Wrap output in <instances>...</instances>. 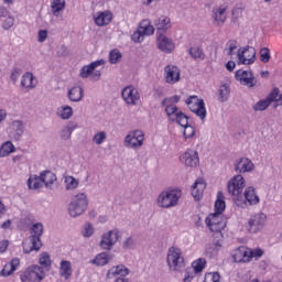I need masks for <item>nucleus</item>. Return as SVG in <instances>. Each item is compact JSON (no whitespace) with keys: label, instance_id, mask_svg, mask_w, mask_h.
Masks as SVG:
<instances>
[{"label":"nucleus","instance_id":"obj_1","mask_svg":"<svg viewBox=\"0 0 282 282\" xmlns=\"http://www.w3.org/2000/svg\"><path fill=\"white\" fill-rule=\"evenodd\" d=\"M227 188L229 195L232 197V202H235L236 206L239 208H246V202H248L250 206L259 204V196L257 195L254 187H248L243 193V188H246V181L241 174L231 178Z\"/></svg>","mask_w":282,"mask_h":282},{"label":"nucleus","instance_id":"obj_2","mask_svg":"<svg viewBox=\"0 0 282 282\" xmlns=\"http://www.w3.org/2000/svg\"><path fill=\"white\" fill-rule=\"evenodd\" d=\"M227 56H237L238 63L241 65H252L257 58V50L252 46L239 48V42L230 40L225 45Z\"/></svg>","mask_w":282,"mask_h":282},{"label":"nucleus","instance_id":"obj_3","mask_svg":"<svg viewBox=\"0 0 282 282\" xmlns=\"http://www.w3.org/2000/svg\"><path fill=\"white\" fill-rule=\"evenodd\" d=\"M165 113L171 122H176V124L184 128L183 135L185 140L195 135V128L188 124V116L182 112L177 106H167Z\"/></svg>","mask_w":282,"mask_h":282},{"label":"nucleus","instance_id":"obj_4","mask_svg":"<svg viewBox=\"0 0 282 282\" xmlns=\"http://www.w3.org/2000/svg\"><path fill=\"white\" fill-rule=\"evenodd\" d=\"M180 199H182V189L167 188L159 194L156 204L159 208H175L180 206Z\"/></svg>","mask_w":282,"mask_h":282},{"label":"nucleus","instance_id":"obj_5","mask_svg":"<svg viewBox=\"0 0 282 282\" xmlns=\"http://www.w3.org/2000/svg\"><path fill=\"white\" fill-rule=\"evenodd\" d=\"M87 206H89L87 194H77L68 205V214L73 218L80 217L87 210Z\"/></svg>","mask_w":282,"mask_h":282},{"label":"nucleus","instance_id":"obj_6","mask_svg":"<svg viewBox=\"0 0 282 282\" xmlns=\"http://www.w3.org/2000/svg\"><path fill=\"white\" fill-rule=\"evenodd\" d=\"M167 265L173 272H182V269L186 267L182 249L177 247H171L167 252Z\"/></svg>","mask_w":282,"mask_h":282},{"label":"nucleus","instance_id":"obj_7","mask_svg":"<svg viewBox=\"0 0 282 282\" xmlns=\"http://www.w3.org/2000/svg\"><path fill=\"white\" fill-rule=\"evenodd\" d=\"M45 279V269L39 264H32L21 274L22 282H41Z\"/></svg>","mask_w":282,"mask_h":282},{"label":"nucleus","instance_id":"obj_8","mask_svg":"<svg viewBox=\"0 0 282 282\" xmlns=\"http://www.w3.org/2000/svg\"><path fill=\"white\" fill-rule=\"evenodd\" d=\"M268 216L264 213L254 214L248 220V231L251 235H257L258 232H261L263 228H265Z\"/></svg>","mask_w":282,"mask_h":282},{"label":"nucleus","instance_id":"obj_9","mask_svg":"<svg viewBox=\"0 0 282 282\" xmlns=\"http://www.w3.org/2000/svg\"><path fill=\"white\" fill-rule=\"evenodd\" d=\"M186 105L193 113H196L200 120H206V106L204 99L197 98V96H191L186 99Z\"/></svg>","mask_w":282,"mask_h":282},{"label":"nucleus","instance_id":"obj_10","mask_svg":"<svg viewBox=\"0 0 282 282\" xmlns=\"http://www.w3.org/2000/svg\"><path fill=\"white\" fill-rule=\"evenodd\" d=\"M205 224L212 232H221L226 228V219L218 213L209 214L205 219Z\"/></svg>","mask_w":282,"mask_h":282},{"label":"nucleus","instance_id":"obj_11","mask_svg":"<svg viewBox=\"0 0 282 282\" xmlns=\"http://www.w3.org/2000/svg\"><path fill=\"white\" fill-rule=\"evenodd\" d=\"M180 162L186 169H197L199 166V152L197 150L187 149L181 156Z\"/></svg>","mask_w":282,"mask_h":282},{"label":"nucleus","instance_id":"obj_12","mask_svg":"<svg viewBox=\"0 0 282 282\" xmlns=\"http://www.w3.org/2000/svg\"><path fill=\"white\" fill-rule=\"evenodd\" d=\"M120 239V230L112 229L101 236L99 246L102 250H111Z\"/></svg>","mask_w":282,"mask_h":282},{"label":"nucleus","instance_id":"obj_13","mask_svg":"<svg viewBox=\"0 0 282 282\" xmlns=\"http://www.w3.org/2000/svg\"><path fill=\"white\" fill-rule=\"evenodd\" d=\"M142 144H144V132L142 130H133L124 139V145L128 149H140Z\"/></svg>","mask_w":282,"mask_h":282},{"label":"nucleus","instance_id":"obj_14","mask_svg":"<svg viewBox=\"0 0 282 282\" xmlns=\"http://www.w3.org/2000/svg\"><path fill=\"white\" fill-rule=\"evenodd\" d=\"M121 98L126 102V105H130L135 107L140 101V91L135 86H126L121 91Z\"/></svg>","mask_w":282,"mask_h":282},{"label":"nucleus","instance_id":"obj_15","mask_svg":"<svg viewBox=\"0 0 282 282\" xmlns=\"http://www.w3.org/2000/svg\"><path fill=\"white\" fill-rule=\"evenodd\" d=\"M130 272L131 271L129 270V268L124 267L123 264H119L109 269V271L107 272V279H113L116 276H119L115 280V282H131V280L124 278L129 276Z\"/></svg>","mask_w":282,"mask_h":282},{"label":"nucleus","instance_id":"obj_16","mask_svg":"<svg viewBox=\"0 0 282 282\" xmlns=\"http://www.w3.org/2000/svg\"><path fill=\"white\" fill-rule=\"evenodd\" d=\"M235 78L246 87H254L257 85V78L250 70L239 69L235 73Z\"/></svg>","mask_w":282,"mask_h":282},{"label":"nucleus","instance_id":"obj_17","mask_svg":"<svg viewBox=\"0 0 282 282\" xmlns=\"http://www.w3.org/2000/svg\"><path fill=\"white\" fill-rule=\"evenodd\" d=\"M22 248L24 254H30V252H39L43 248V242L41 238L35 236H30L26 240L22 242Z\"/></svg>","mask_w":282,"mask_h":282},{"label":"nucleus","instance_id":"obj_18","mask_svg":"<svg viewBox=\"0 0 282 282\" xmlns=\"http://www.w3.org/2000/svg\"><path fill=\"white\" fill-rule=\"evenodd\" d=\"M228 7H226V4H220L213 8L212 18L217 25H224L226 23V19H228V15L226 13Z\"/></svg>","mask_w":282,"mask_h":282},{"label":"nucleus","instance_id":"obj_19","mask_svg":"<svg viewBox=\"0 0 282 282\" xmlns=\"http://www.w3.org/2000/svg\"><path fill=\"white\" fill-rule=\"evenodd\" d=\"M164 78L167 85L180 83V69L175 65H167L164 68Z\"/></svg>","mask_w":282,"mask_h":282},{"label":"nucleus","instance_id":"obj_20","mask_svg":"<svg viewBox=\"0 0 282 282\" xmlns=\"http://www.w3.org/2000/svg\"><path fill=\"white\" fill-rule=\"evenodd\" d=\"M156 45L161 50V52H164L165 54H171L175 50V44L173 43V40L169 39L164 34H159L156 39Z\"/></svg>","mask_w":282,"mask_h":282},{"label":"nucleus","instance_id":"obj_21","mask_svg":"<svg viewBox=\"0 0 282 282\" xmlns=\"http://www.w3.org/2000/svg\"><path fill=\"white\" fill-rule=\"evenodd\" d=\"M93 19L98 28H105L113 19V14L111 11H99L93 14Z\"/></svg>","mask_w":282,"mask_h":282},{"label":"nucleus","instance_id":"obj_22","mask_svg":"<svg viewBox=\"0 0 282 282\" xmlns=\"http://www.w3.org/2000/svg\"><path fill=\"white\" fill-rule=\"evenodd\" d=\"M105 63H106L105 59H98V61L91 62L88 65L83 66L79 70L80 78H89L93 72H95L96 67H100L105 65Z\"/></svg>","mask_w":282,"mask_h":282},{"label":"nucleus","instance_id":"obj_23","mask_svg":"<svg viewBox=\"0 0 282 282\" xmlns=\"http://www.w3.org/2000/svg\"><path fill=\"white\" fill-rule=\"evenodd\" d=\"M235 169L238 173H252L254 171V163L248 158H241L236 163Z\"/></svg>","mask_w":282,"mask_h":282},{"label":"nucleus","instance_id":"obj_24","mask_svg":"<svg viewBox=\"0 0 282 282\" xmlns=\"http://www.w3.org/2000/svg\"><path fill=\"white\" fill-rule=\"evenodd\" d=\"M206 189V182L204 178H197L194 185L192 186V195L196 202H199L204 195V191Z\"/></svg>","mask_w":282,"mask_h":282},{"label":"nucleus","instance_id":"obj_25","mask_svg":"<svg viewBox=\"0 0 282 282\" xmlns=\"http://www.w3.org/2000/svg\"><path fill=\"white\" fill-rule=\"evenodd\" d=\"M234 261L236 263H250L249 249L246 247H239L234 253Z\"/></svg>","mask_w":282,"mask_h":282},{"label":"nucleus","instance_id":"obj_26","mask_svg":"<svg viewBox=\"0 0 282 282\" xmlns=\"http://www.w3.org/2000/svg\"><path fill=\"white\" fill-rule=\"evenodd\" d=\"M23 131H24L23 121L15 120L12 122L10 135L13 140L19 142V140H21V137L23 135Z\"/></svg>","mask_w":282,"mask_h":282},{"label":"nucleus","instance_id":"obj_27","mask_svg":"<svg viewBox=\"0 0 282 282\" xmlns=\"http://www.w3.org/2000/svg\"><path fill=\"white\" fill-rule=\"evenodd\" d=\"M110 261H113V254L109 252H101L95 257V259L90 260L93 265L102 267L107 265Z\"/></svg>","mask_w":282,"mask_h":282},{"label":"nucleus","instance_id":"obj_28","mask_svg":"<svg viewBox=\"0 0 282 282\" xmlns=\"http://www.w3.org/2000/svg\"><path fill=\"white\" fill-rule=\"evenodd\" d=\"M20 264H21V260H19V258L12 259L1 270L0 272L1 276H11L15 272V270L19 268Z\"/></svg>","mask_w":282,"mask_h":282},{"label":"nucleus","instance_id":"obj_29","mask_svg":"<svg viewBox=\"0 0 282 282\" xmlns=\"http://www.w3.org/2000/svg\"><path fill=\"white\" fill-rule=\"evenodd\" d=\"M67 97L70 102H80V100H83V98L85 97L83 87L74 86L68 90Z\"/></svg>","mask_w":282,"mask_h":282},{"label":"nucleus","instance_id":"obj_30","mask_svg":"<svg viewBox=\"0 0 282 282\" xmlns=\"http://www.w3.org/2000/svg\"><path fill=\"white\" fill-rule=\"evenodd\" d=\"M40 180L42 181V184H44L46 188H52V184L56 182V174H54V172L52 171H44V172H41Z\"/></svg>","mask_w":282,"mask_h":282},{"label":"nucleus","instance_id":"obj_31","mask_svg":"<svg viewBox=\"0 0 282 282\" xmlns=\"http://www.w3.org/2000/svg\"><path fill=\"white\" fill-rule=\"evenodd\" d=\"M154 25L158 30V34H162V32H166V30L171 28V18L162 15L155 20Z\"/></svg>","mask_w":282,"mask_h":282},{"label":"nucleus","instance_id":"obj_32","mask_svg":"<svg viewBox=\"0 0 282 282\" xmlns=\"http://www.w3.org/2000/svg\"><path fill=\"white\" fill-rule=\"evenodd\" d=\"M59 274L65 279V281L69 280L72 276V262L62 260L59 264Z\"/></svg>","mask_w":282,"mask_h":282},{"label":"nucleus","instance_id":"obj_33","mask_svg":"<svg viewBox=\"0 0 282 282\" xmlns=\"http://www.w3.org/2000/svg\"><path fill=\"white\" fill-rule=\"evenodd\" d=\"M21 87H25L26 89H34L36 84H34V75L30 72H26L22 76Z\"/></svg>","mask_w":282,"mask_h":282},{"label":"nucleus","instance_id":"obj_34","mask_svg":"<svg viewBox=\"0 0 282 282\" xmlns=\"http://www.w3.org/2000/svg\"><path fill=\"white\" fill-rule=\"evenodd\" d=\"M230 98V86L228 84H223L218 90L219 102H226Z\"/></svg>","mask_w":282,"mask_h":282},{"label":"nucleus","instance_id":"obj_35","mask_svg":"<svg viewBox=\"0 0 282 282\" xmlns=\"http://www.w3.org/2000/svg\"><path fill=\"white\" fill-rule=\"evenodd\" d=\"M28 187L30 191H39V188H43V181H41V176H30L28 180Z\"/></svg>","mask_w":282,"mask_h":282},{"label":"nucleus","instance_id":"obj_36","mask_svg":"<svg viewBox=\"0 0 282 282\" xmlns=\"http://www.w3.org/2000/svg\"><path fill=\"white\" fill-rule=\"evenodd\" d=\"M76 127H77L76 124L69 123V124L65 126L64 128H62V130L59 131L61 140H69V138H72V133H74Z\"/></svg>","mask_w":282,"mask_h":282},{"label":"nucleus","instance_id":"obj_37","mask_svg":"<svg viewBox=\"0 0 282 282\" xmlns=\"http://www.w3.org/2000/svg\"><path fill=\"white\" fill-rule=\"evenodd\" d=\"M57 116L62 118V120H69L74 116V109L70 106H62L57 110Z\"/></svg>","mask_w":282,"mask_h":282},{"label":"nucleus","instance_id":"obj_38","mask_svg":"<svg viewBox=\"0 0 282 282\" xmlns=\"http://www.w3.org/2000/svg\"><path fill=\"white\" fill-rule=\"evenodd\" d=\"M139 30H141V32L143 33V36H151V34H154V32H155V28H153V25H151L149 20H143L140 23Z\"/></svg>","mask_w":282,"mask_h":282},{"label":"nucleus","instance_id":"obj_39","mask_svg":"<svg viewBox=\"0 0 282 282\" xmlns=\"http://www.w3.org/2000/svg\"><path fill=\"white\" fill-rule=\"evenodd\" d=\"M224 210H226V202L224 200V193L218 192L217 200L215 202V213H218L221 215Z\"/></svg>","mask_w":282,"mask_h":282},{"label":"nucleus","instance_id":"obj_40","mask_svg":"<svg viewBox=\"0 0 282 282\" xmlns=\"http://www.w3.org/2000/svg\"><path fill=\"white\" fill-rule=\"evenodd\" d=\"M267 98L271 104L276 102L278 106L282 105V94L281 90H279V88H273V90L271 91V94H269Z\"/></svg>","mask_w":282,"mask_h":282},{"label":"nucleus","instance_id":"obj_41","mask_svg":"<svg viewBox=\"0 0 282 282\" xmlns=\"http://www.w3.org/2000/svg\"><path fill=\"white\" fill-rule=\"evenodd\" d=\"M51 8L54 17H58L59 12L65 10V0H53Z\"/></svg>","mask_w":282,"mask_h":282},{"label":"nucleus","instance_id":"obj_42","mask_svg":"<svg viewBox=\"0 0 282 282\" xmlns=\"http://www.w3.org/2000/svg\"><path fill=\"white\" fill-rule=\"evenodd\" d=\"M39 263L42 265V268H51L52 267V258L50 257V253L46 251H43L39 256Z\"/></svg>","mask_w":282,"mask_h":282},{"label":"nucleus","instance_id":"obj_43","mask_svg":"<svg viewBox=\"0 0 282 282\" xmlns=\"http://www.w3.org/2000/svg\"><path fill=\"white\" fill-rule=\"evenodd\" d=\"M10 153H14V144H12L10 141H7L0 149V158H8Z\"/></svg>","mask_w":282,"mask_h":282},{"label":"nucleus","instance_id":"obj_44","mask_svg":"<svg viewBox=\"0 0 282 282\" xmlns=\"http://www.w3.org/2000/svg\"><path fill=\"white\" fill-rule=\"evenodd\" d=\"M189 56H192V58H194V61H204L206 58L204 51H202V48H199V47H191Z\"/></svg>","mask_w":282,"mask_h":282},{"label":"nucleus","instance_id":"obj_45","mask_svg":"<svg viewBox=\"0 0 282 282\" xmlns=\"http://www.w3.org/2000/svg\"><path fill=\"white\" fill-rule=\"evenodd\" d=\"M64 183L66 186V191H74L78 188V180H76L74 176H65Z\"/></svg>","mask_w":282,"mask_h":282},{"label":"nucleus","instance_id":"obj_46","mask_svg":"<svg viewBox=\"0 0 282 282\" xmlns=\"http://www.w3.org/2000/svg\"><path fill=\"white\" fill-rule=\"evenodd\" d=\"M231 14L232 23H237L241 19V17H243V7L236 4L231 11Z\"/></svg>","mask_w":282,"mask_h":282},{"label":"nucleus","instance_id":"obj_47","mask_svg":"<svg viewBox=\"0 0 282 282\" xmlns=\"http://www.w3.org/2000/svg\"><path fill=\"white\" fill-rule=\"evenodd\" d=\"M43 230H44L43 224L41 223L34 224L30 230L31 237H37L41 239V237H43Z\"/></svg>","mask_w":282,"mask_h":282},{"label":"nucleus","instance_id":"obj_48","mask_svg":"<svg viewBox=\"0 0 282 282\" xmlns=\"http://www.w3.org/2000/svg\"><path fill=\"white\" fill-rule=\"evenodd\" d=\"M271 102L268 97L265 99H262L258 101L256 105L252 106L253 111H265L268 107H270Z\"/></svg>","mask_w":282,"mask_h":282},{"label":"nucleus","instance_id":"obj_49","mask_svg":"<svg viewBox=\"0 0 282 282\" xmlns=\"http://www.w3.org/2000/svg\"><path fill=\"white\" fill-rule=\"evenodd\" d=\"M192 268L196 274L203 272L204 268H206V259H197L192 263Z\"/></svg>","mask_w":282,"mask_h":282},{"label":"nucleus","instance_id":"obj_50","mask_svg":"<svg viewBox=\"0 0 282 282\" xmlns=\"http://www.w3.org/2000/svg\"><path fill=\"white\" fill-rule=\"evenodd\" d=\"M122 61V53L118 50H112L109 53V62L111 65H117V63H120Z\"/></svg>","mask_w":282,"mask_h":282},{"label":"nucleus","instance_id":"obj_51","mask_svg":"<svg viewBox=\"0 0 282 282\" xmlns=\"http://www.w3.org/2000/svg\"><path fill=\"white\" fill-rule=\"evenodd\" d=\"M105 140H107V132H105V131L97 132L93 137V142H94V144H97V145L102 144V142H105Z\"/></svg>","mask_w":282,"mask_h":282},{"label":"nucleus","instance_id":"obj_52","mask_svg":"<svg viewBox=\"0 0 282 282\" xmlns=\"http://www.w3.org/2000/svg\"><path fill=\"white\" fill-rule=\"evenodd\" d=\"M260 61L262 63H270V48L262 47L260 50Z\"/></svg>","mask_w":282,"mask_h":282},{"label":"nucleus","instance_id":"obj_53","mask_svg":"<svg viewBox=\"0 0 282 282\" xmlns=\"http://www.w3.org/2000/svg\"><path fill=\"white\" fill-rule=\"evenodd\" d=\"M132 41L134 43H142V41H144V34L142 33L141 29L132 34Z\"/></svg>","mask_w":282,"mask_h":282},{"label":"nucleus","instance_id":"obj_54","mask_svg":"<svg viewBox=\"0 0 282 282\" xmlns=\"http://www.w3.org/2000/svg\"><path fill=\"white\" fill-rule=\"evenodd\" d=\"M261 257H263V250H261V249L250 250L249 249V261H252L253 258L259 259Z\"/></svg>","mask_w":282,"mask_h":282},{"label":"nucleus","instance_id":"obj_55","mask_svg":"<svg viewBox=\"0 0 282 282\" xmlns=\"http://www.w3.org/2000/svg\"><path fill=\"white\" fill-rule=\"evenodd\" d=\"M221 276L219 275V273L217 272H214V273H208L206 276H205V282H219V279Z\"/></svg>","mask_w":282,"mask_h":282},{"label":"nucleus","instance_id":"obj_56","mask_svg":"<svg viewBox=\"0 0 282 282\" xmlns=\"http://www.w3.org/2000/svg\"><path fill=\"white\" fill-rule=\"evenodd\" d=\"M122 246H123L124 250H131V248H133V246H135V240H133V238H131V237L126 238Z\"/></svg>","mask_w":282,"mask_h":282},{"label":"nucleus","instance_id":"obj_57","mask_svg":"<svg viewBox=\"0 0 282 282\" xmlns=\"http://www.w3.org/2000/svg\"><path fill=\"white\" fill-rule=\"evenodd\" d=\"M82 232L84 237H91V235H94V227L89 224H86Z\"/></svg>","mask_w":282,"mask_h":282},{"label":"nucleus","instance_id":"obj_58","mask_svg":"<svg viewBox=\"0 0 282 282\" xmlns=\"http://www.w3.org/2000/svg\"><path fill=\"white\" fill-rule=\"evenodd\" d=\"M12 25H14V18L9 15L4 20L2 28H3V30H10V28H12Z\"/></svg>","mask_w":282,"mask_h":282},{"label":"nucleus","instance_id":"obj_59","mask_svg":"<svg viewBox=\"0 0 282 282\" xmlns=\"http://www.w3.org/2000/svg\"><path fill=\"white\" fill-rule=\"evenodd\" d=\"M39 43H45L47 41V30H40L37 33Z\"/></svg>","mask_w":282,"mask_h":282},{"label":"nucleus","instance_id":"obj_60","mask_svg":"<svg viewBox=\"0 0 282 282\" xmlns=\"http://www.w3.org/2000/svg\"><path fill=\"white\" fill-rule=\"evenodd\" d=\"M6 17H10V11L6 7H0V19H6Z\"/></svg>","mask_w":282,"mask_h":282},{"label":"nucleus","instance_id":"obj_61","mask_svg":"<svg viewBox=\"0 0 282 282\" xmlns=\"http://www.w3.org/2000/svg\"><path fill=\"white\" fill-rule=\"evenodd\" d=\"M8 246H10V242L8 240H1L0 252H6L8 250Z\"/></svg>","mask_w":282,"mask_h":282},{"label":"nucleus","instance_id":"obj_62","mask_svg":"<svg viewBox=\"0 0 282 282\" xmlns=\"http://www.w3.org/2000/svg\"><path fill=\"white\" fill-rule=\"evenodd\" d=\"M101 75L102 74L100 73V70H93V73L90 74V78L95 82L100 80Z\"/></svg>","mask_w":282,"mask_h":282},{"label":"nucleus","instance_id":"obj_63","mask_svg":"<svg viewBox=\"0 0 282 282\" xmlns=\"http://www.w3.org/2000/svg\"><path fill=\"white\" fill-rule=\"evenodd\" d=\"M235 67H237V64L232 61H229L226 63V69L228 72H235Z\"/></svg>","mask_w":282,"mask_h":282},{"label":"nucleus","instance_id":"obj_64","mask_svg":"<svg viewBox=\"0 0 282 282\" xmlns=\"http://www.w3.org/2000/svg\"><path fill=\"white\" fill-rule=\"evenodd\" d=\"M167 99L170 100V105H175V104L180 102V100H182V97L175 95L172 97H167Z\"/></svg>","mask_w":282,"mask_h":282}]
</instances>
